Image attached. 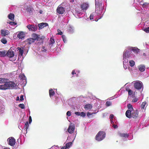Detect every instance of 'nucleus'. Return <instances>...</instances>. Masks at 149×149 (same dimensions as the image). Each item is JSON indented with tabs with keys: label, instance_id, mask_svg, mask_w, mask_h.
<instances>
[{
	"label": "nucleus",
	"instance_id": "f257e3e1",
	"mask_svg": "<svg viewBox=\"0 0 149 149\" xmlns=\"http://www.w3.org/2000/svg\"><path fill=\"white\" fill-rule=\"evenodd\" d=\"M139 49L135 47H130L125 49L123 52V59L124 63H128L129 59L134 57L135 55L132 53V51L135 53H137Z\"/></svg>",
	"mask_w": 149,
	"mask_h": 149
},
{
	"label": "nucleus",
	"instance_id": "f03ea898",
	"mask_svg": "<svg viewBox=\"0 0 149 149\" xmlns=\"http://www.w3.org/2000/svg\"><path fill=\"white\" fill-rule=\"evenodd\" d=\"M6 80V81L4 84L0 85V89L6 90L12 89L16 86V85L14 82L9 81V79H7Z\"/></svg>",
	"mask_w": 149,
	"mask_h": 149
},
{
	"label": "nucleus",
	"instance_id": "7ed1b4c3",
	"mask_svg": "<svg viewBox=\"0 0 149 149\" xmlns=\"http://www.w3.org/2000/svg\"><path fill=\"white\" fill-rule=\"evenodd\" d=\"M95 1V13H96L98 15H101L102 13L103 10L104 9V5L101 2H97L96 0Z\"/></svg>",
	"mask_w": 149,
	"mask_h": 149
},
{
	"label": "nucleus",
	"instance_id": "20e7f679",
	"mask_svg": "<svg viewBox=\"0 0 149 149\" xmlns=\"http://www.w3.org/2000/svg\"><path fill=\"white\" fill-rule=\"evenodd\" d=\"M105 137V133L104 132H99L96 135L95 139L98 141L103 140Z\"/></svg>",
	"mask_w": 149,
	"mask_h": 149
},
{
	"label": "nucleus",
	"instance_id": "39448f33",
	"mask_svg": "<svg viewBox=\"0 0 149 149\" xmlns=\"http://www.w3.org/2000/svg\"><path fill=\"white\" fill-rule=\"evenodd\" d=\"M6 55L9 58L10 61H14L16 60V56L15 55L14 52L11 50L8 51Z\"/></svg>",
	"mask_w": 149,
	"mask_h": 149
},
{
	"label": "nucleus",
	"instance_id": "423d86ee",
	"mask_svg": "<svg viewBox=\"0 0 149 149\" xmlns=\"http://www.w3.org/2000/svg\"><path fill=\"white\" fill-rule=\"evenodd\" d=\"M57 12L59 14H63L65 11V8L62 6V4L58 6L56 9Z\"/></svg>",
	"mask_w": 149,
	"mask_h": 149
},
{
	"label": "nucleus",
	"instance_id": "0eeeda50",
	"mask_svg": "<svg viewBox=\"0 0 149 149\" xmlns=\"http://www.w3.org/2000/svg\"><path fill=\"white\" fill-rule=\"evenodd\" d=\"M27 27L29 31H36L38 29V27L36 25L29 24L27 26Z\"/></svg>",
	"mask_w": 149,
	"mask_h": 149
},
{
	"label": "nucleus",
	"instance_id": "6e6552de",
	"mask_svg": "<svg viewBox=\"0 0 149 149\" xmlns=\"http://www.w3.org/2000/svg\"><path fill=\"white\" fill-rule=\"evenodd\" d=\"M8 144L11 146H13L15 143V139L13 137L8 138L7 140Z\"/></svg>",
	"mask_w": 149,
	"mask_h": 149
},
{
	"label": "nucleus",
	"instance_id": "1a4fd4ad",
	"mask_svg": "<svg viewBox=\"0 0 149 149\" xmlns=\"http://www.w3.org/2000/svg\"><path fill=\"white\" fill-rule=\"evenodd\" d=\"M75 128L74 124L73 123H70L68 129V132L70 134L73 133L74 132Z\"/></svg>",
	"mask_w": 149,
	"mask_h": 149
},
{
	"label": "nucleus",
	"instance_id": "9d476101",
	"mask_svg": "<svg viewBox=\"0 0 149 149\" xmlns=\"http://www.w3.org/2000/svg\"><path fill=\"white\" fill-rule=\"evenodd\" d=\"M75 11V14H74L75 17L78 18H81V16L82 15L83 13L81 12V11L79 9L76 8Z\"/></svg>",
	"mask_w": 149,
	"mask_h": 149
},
{
	"label": "nucleus",
	"instance_id": "9b49d317",
	"mask_svg": "<svg viewBox=\"0 0 149 149\" xmlns=\"http://www.w3.org/2000/svg\"><path fill=\"white\" fill-rule=\"evenodd\" d=\"M134 87L135 88L137 89H140L141 88H143L142 87L143 84L141 82H136L134 85Z\"/></svg>",
	"mask_w": 149,
	"mask_h": 149
},
{
	"label": "nucleus",
	"instance_id": "f8f14e48",
	"mask_svg": "<svg viewBox=\"0 0 149 149\" xmlns=\"http://www.w3.org/2000/svg\"><path fill=\"white\" fill-rule=\"evenodd\" d=\"M25 34L24 32L20 31L18 32L17 37L19 39L23 40L24 39Z\"/></svg>",
	"mask_w": 149,
	"mask_h": 149
},
{
	"label": "nucleus",
	"instance_id": "ddd939ff",
	"mask_svg": "<svg viewBox=\"0 0 149 149\" xmlns=\"http://www.w3.org/2000/svg\"><path fill=\"white\" fill-rule=\"evenodd\" d=\"M32 36L33 38V39L35 40H41V42L42 41L43 42L42 39L41 38L40 36L38 35L37 34H36L33 33L32 34Z\"/></svg>",
	"mask_w": 149,
	"mask_h": 149
},
{
	"label": "nucleus",
	"instance_id": "4468645a",
	"mask_svg": "<svg viewBox=\"0 0 149 149\" xmlns=\"http://www.w3.org/2000/svg\"><path fill=\"white\" fill-rule=\"evenodd\" d=\"M133 58H131L129 59L128 61V63H125V64L124 63V61H123V65H128V63H129V65L130 66H131L132 67L134 66V65H135V62L134 61L132 60V59H133Z\"/></svg>",
	"mask_w": 149,
	"mask_h": 149
},
{
	"label": "nucleus",
	"instance_id": "2eb2a0df",
	"mask_svg": "<svg viewBox=\"0 0 149 149\" xmlns=\"http://www.w3.org/2000/svg\"><path fill=\"white\" fill-rule=\"evenodd\" d=\"M132 115L131 118L132 117L134 118H136L138 115V111L137 110H133V111H132Z\"/></svg>",
	"mask_w": 149,
	"mask_h": 149
},
{
	"label": "nucleus",
	"instance_id": "dca6fc26",
	"mask_svg": "<svg viewBox=\"0 0 149 149\" xmlns=\"http://www.w3.org/2000/svg\"><path fill=\"white\" fill-rule=\"evenodd\" d=\"M17 49V51H18V52H19V56L21 57L23 55L24 53L23 48L22 47H18Z\"/></svg>",
	"mask_w": 149,
	"mask_h": 149
},
{
	"label": "nucleus",
	"instance_id": "f3484780",
	"mask_svg": "<svg viewBox=\"0 0 149 149\" xmlns=\"http://www.w3.org/2000/svg\"><path fill=\"white\" fill-rule=\"evenodd\" d=\"M88 4L86 3H83L81 5V8L83 11H85L88 8Z\"/></svg>",
	"mask_w": 149,
	"mask_h": 149
},
{
	"label": "nucleus",
	"instance_id": "a211bd4d",
	"mask_svg": "<svg viewBox=\"0 0 149 149\" xmlns=\"http://www.w3.org/2000/svg\"><path fill=\"white\" fill-rule=\"evenodd\" d=\"M146 102H143L141 105V109L142 110V111L144 113L146 109Z\"/></svg>",
	"mask_w": 149,
	"mask_h": 149
},
{
	"label": "nucleus",
	"instance_id": "6ab92c4d",
	"mask_svg": "<svg viewBox=\"0 0 149 149\" xmlns=\"http://www.w3.org/2000/svg\"><path fill=\"white\" fill-rule=\"evenodd\" d=\"M1 34L3 36H5L9 34V31L6 30H1Z\"/></svg>",
	"mask_w": 149,
	"mask_h": 149
},
{
	"label": "nucleus",
	"instance_id": "aec40b11",
	"mask_svg": "<svg viewBox=\"0 0 149 149\" xmlns=\"http://www.w3.org/2000/svg\"><path fill=\"white\" fill-rule=\"evenodd\" d=\"M137 68L141 72H143L145 70V66L143 65H139L138 66Z\"/></svg>",
	"mask_w": 149,
	"mask_h": 149
},
{
	"label": "nucleus",
	"instance_id": "412c9836",
	"mask_svg": "<svg viewBox=\"0 0 149 149\" xmlns=\"http://www.w3.org/2000/svg\"><path fill=\"white\" fill-rule=\"evenodd\" d=\"M48 24L46 23H42L38 24L39 29L43 28L47 26Z\"/></svg>",
	"mask_w": 149,
	"mask_h": 149
},
{
	"label": "nucleus",
	"instance_id": "4be33fe9",
	"mask_svg": "<svg viewBox=\"0 0 149 149\" xmlns=\"http://www.w3.org/2000/svg\"><path fill=\"white\" fill-rule=\"evenodd\" d=\"M140 5L142 6L143 8H149V3L148 2H140Z\"/></svg>",
	"mask_w": 149,
	"mask_h": 149
},
{
	"label": "nucleus",
	"instance_id": "5701e85b",
	"mask_svg": "<svg viewBox=\"0 0 149 149\" xmlns=\"http://www.w3.org/2000/svg\"><path fill=\"white\" fill-rule=\"evenodd\" d=\"M75 114L77 116H80L83 117H84L86 115L85 113L83 112H75Z\"/></svg>",
	"mask_w": 149,
	"mask_h": 149
},
{
	"label": "nucleus",
	"instance_id": "b1692460",
	"mask_svg": "<svg viewBox=\"0 0 149 149\" xmlns=\"http://www.w3.org/2000/svg\"><path fill=\"white\" fill-rule=\"evenodd\" d=\"M68 31L71 33H72L74 32V27L71 26L69 25L68 26Z\"/></svg>",
	"mask_w": 149,
	"mask_h": 149
},
{
	"label": "nucleus",
	"instance_id": "393cba45",
	"mask_svg": "<svg viewBox=\"0 0 149 149\" xmlns=\"http://www.w3.org/2000/svg\"><path fill=\"white\" fill-rule=\"evenodd\" d=\"M92 106L91 104H86L84 108L86 110H90L92 108Z\"/></svg>",
	"mask_w": 149,
	"mask_h": 149
},
{
	"label": "nucleus",
	"instance_id": "a878e982",
	"mask_svg": "<svg viewBox=\"0 0 149 149\" xmlns=\"http://www.w3.org/2000/svg\"><path fill=\"white\" fill-rule=\"evenodd\" d=\"M19 77L21 78V79L22 80L24 81V82H25V84H26V78L24 74H21L19 75Z\"/></svg>",
	"mask_w": 149,
	"mask_h": 149
},
{
	"label": "nucleus",
	"instance_id": "bb28decb",
	"mask_svg": "<svg viewBox=\"0 0 149 149\" xmlns=\"http://www.w3.org/2000/svg\"><path fill=\"white\" fill-rule=\"evenodd\" d=\"M132 111L131 110H127L125 113V115L127 117L129 118H131Z\"/></svg>",
	"mask_w": 149,
	"mask_h": 149
},
{
	"label": "nucleus",
	"instance_id": "cd10ccee",
	"mask_svg": "<svg viewBox=\"0 0 149 149\" xmlns=\"http://www.w3.org/2000/svg\"><path fill=\"white\" fill-rule=\"evenodd\" d=\"M4 107L0 101V114L3 113L4 112Z\"/></svg>",
	"mask_w": 149,
	"mask_h": 149
},
{
	"label": "nucleus",
	"instance_id": "c85d7f7f",
	"mask_svg": "<svg viewBox=\"0 0 149 149\" xmlns=\"http://www.w3.org/2000/svg\"><path fill=\"white\" fill-rule=\"evenodd\" d=\"M8 18L12 21H14V15L12 13H10L8 15Z\"/></svg>",
	"mask_w": 149,
	"mask_h": 149
},
{
	"label": "nucleus",
	"instance_id": "c756f323",
	"mask_svg": "<svg viewBox=\"0 0 149 149\" xmlns=\"http://www.w3.org/2000/svg\"><path fill=\"white\" fill-rule=\"evenodd\" d=\"M118 135L122 137H127L128 136V134L125 133H121L120 132H118Z\"/></svg>",
	"mask_w": 149,
	"mask_h": 149
},
{
	"label": "nucleus",
	"instance_id": "7c9ffc66",
	"mask_svg": "<svg viewBox=\"0 0 149 149\" xmlns=\"http://www.w3.org/2000/svg\"><path fill=\"white\" fill-rule=\"evenodd\" d=\"M55 94L54 91L53 89H50L49 90V94L51 98L53 97Z\"/></svg>",
	"mask_w": 149,
	"mask_h": 149
},
{
	"label": "nucleus",
	"instance_id": "2f4dec72",
	"mask_svg": "<svg viewBox=\"0 0 149 149\" xmlns=\"http://www.w3.org/2000/svg\"><path fill=\"white\" fill-rule=\"evenodd\" d=\"M6 52L5 51H0V56L3 57H4L6 55Z\"/></svg>",
	"mask_w": 149,
	"mask_h": 149
},
{
	"label": "nucleus",
	"instance_id": "473e14b6",
	"mask_svg": "<svg viewBox=\"0 0 149 149\" xmlns=\"http://www.w3.org/2000/svg\"><path fill=\"white\" fill-rule=\"evenodd\" d=\"M27 41L29 44H31L35 41V40L33 39L32 38H30L27 39Z\"/></svg>",
	"mask_w": 149,
	"mask_h": 149
},
{
	"label": "nucleus",
	"instance_id": "72a5a7b5",
	"mask_svg": "<svg viewBox=\"0 0 149 149\" xmlns=\"http://www.w3.org/2000/svg\"><path fill=\"white\" fill-rule=\"evenodd\" d=\"M127 107L128 109V110H131L132 111L134 110L132 105L130 104H129L127 105Z\"/></svg>",
	"mask_w": 149,
	"mask_h": 149
},
{
	"label": "nucleus",
	"instance_id": "f704fd0d",
	"mask_svg": "<svg viewBox=\"0 0 149 149\" xmlns=\"http://www.w3.org/2000/svg\"><path fill=\"white\" fill-rule=\"evenodd\" d=\"M29 123H28V122H26V123H25V128L27 130L29 127V124H31V122H29Z\"/></svg>",
	"mask_w": 149,
	"mask_h": 149
},
{
	"label": "nucleus",
	"instance_id": "c9c22d12",
	"mask_svg": "<svg viewBox=\"0 0 149 149\" xmlns=\"http://www.w3.org/2000/svg\"><path fill=\"white\" fill-rule=\"evenodd\" d=\"M7 79L0 78V83H5Z\"/></svg>",
	"mask_w": 149,
	"mask_h": 149
},
{
	"label": "nucleus",
	"instance_id": "e433bc0d",
	"mask_svg": "<svg viewBox=\"0 0 149 149\" xmlns=\"http://www.w3.org/2000/svg\"><path fill=\"white\" fill-rule=\"evenodd\" d=\"M55 41L54 39L52 38H51L49 41V44L50 45H52L54 43Z\"/></svg>",
	"mask_w": 149,
	"mask_h": 149
},
{
	"label": "nucleus",
	"instance_id": "4c0bfd02",
	"mask_svg": "<svg viewBox=\"0 0 149 149\" xmlns=\"http://www.w3.org/2000/svg\"><path fill=\"white\" fill-rule=\"evenodd\" d=\"M72 143L71 142H70L68 143H67L66 144V146L67 147V148H69L70 146L72 145Z\"/></svg>",
	"mask_w": 149,
	"mask_h": 149
},
{
	"label": "nucleus",
	"instance_id": "58836bf2",
	"mask_svg": "<svg viewBox=\"0 0 149 149\" xmlns=\"http://www.w3.org/2000/svg\"><path fill=\"white\" fill-rule=\"evenodd\" d=\"M126 90L128 92V95L131 96L133 94V91L129 89L128 90L126 89Z\"/></svg>",
	"mask_w": 149,
	"mask_h": 149
},
{
	"label": "nucleus",
	"instance_id": "ea45409f",
	"mask_svg": "<svg viewBox=\"0 0 149 149\" xmlns=\"http://www.w3.org/2000/svg\"><path fill=\"white\" fill-rule=\"evenodd\" d=\"M63 40L64 43H66L67 42V40L66 39V37L64 35H62V36Z\"/></svg>",
	"mask_w": 149,
	"mask_h": 149
},
{
	"label": "nucleus",
	"instance_id": "a19ab883",
	"mask_svg": "<svg viewBox=\"0 0 149 149\" xmlns=\"http://www.w3.org/2000/svg\"><path fill=\"white\" fill-rule=\"evenodd\" d=\"M112 104L111 102L110 101H107L106 103V105L107 107L109 106Z\"/></svg>",
	"mask_w": 149,
	"mask_h": 149
},
{
	"label": "nucleus",
	"instance_id": "79ce46f5",
	"mask_svg": "<svg viewBox=\"0 0 149 149\" xmlns=\"http://www.w3.org/2000/svg\"><path fill=\"white\" fill-rule=\"evenodd\" d=\"M1 42L4 44H5L7 42V40L5 38H3L1 40Z\"/></svg>",
	"mask_w": 149,
	"mask_h": 149
},
{
	"label": "nucleus",
	"instance_id": "37998d69",
	"mask_svg": "<svg viewBox=\"0 0 149 149\" xmlns=\"http://www.w3.org/2000/svg\"><path fill=\"white\" fill-rule=\"evenodd\" d=\"M19 107L21 108L22 109H23L24 108V105L23 104H20L19 105Z\"/></svg>",
	"mask_w": 149,
	"mask_h": 149
},
{
	"label": "nucleus",
	"instance_id": "c03bdc74",
	"mask_svg": "<svg viewBox=\"0 0 149 149\" xmlns=\"http://www.w3.org/2000/svg\"><path fill=\"white\" fill-rule=\"evenodd\" d=\"M144 31L147 33H149V27L144 29Z\"/></svg>",
	"mask_w": 149,
	"mask_h": 149
},
{
	"label": "nucleus",
	"instance_id": "a18cd8bd",
	"mask_svg": "<svg viewBox=\"0 0 149 149\" xmlns=\"http://www.w3.org/2000/svg\"><path fill=\"white\" fill-rule=\"evenodd\" d=\"M114 117V116L113 114H111L110 115V121H112Z\"/></svg>",
	"mask_w": 149,
	"mask_h": 149
},
{
	"label": "nucleus",
	"instance_id": "49530a36",
	"mask_svg": "<svg viewBox=\"0 0 149 149\" xmlns=\"http://www.w3.org/2000/svg\"><path fill=\"white\" fill-rule=\"evenodd\" d=\"M71 112L70 111H68L67 112L66 115L69 116H70L71 115Z\"/></svg>",
	"mask_w": 149,
	"mask_h": 149
},
{
	"label": "nucleus",
	"instance_id": "de8ad7c7",
	"mask_svg": "<svg viewBox=\"0 0 149 149\" xmlns=\"http://www.w3.org/2000/svg\"><path fill=\"white\" fill-rule=\"evenodd\" d=\"M98 111H97V112ZM96 113H96H90V112H88L87 113V116H88L89 117L90 115H92L93 114H93H95V113Z\"/></svg>",
	"mask_w": 149,
	"mask_h": 149
},
{
	"label": "nucleus",
	"instance_id": "09e8293b",
	"mask_svg": "<svg viewBox=\"0 0 149 149\" xmlns=\"http://www.w3.org/2000/svg\"><path fill=\"white\" fill-rule=\"evenodd\" d=\"M93 16H94V14H93V13H92V14H91L90 16V20L93 19Z\"/></svg>",
	"mask_w": 149,
	"mask_h": 149
},
{
	"label": "nucleus",
	"instance_id": "8fccbe9b",
	"mask_svg": "<svg viewBox=\"0 0 149 149\" xmlns=\"http://www.w3.org/2000/svg\"><path fill=\"white\" fill-rule=\"evenodd\" d=\"M8 23L11 25H15L16 24V23L12 22H8Z\"/></svg>",
	"mask_w": 149,
	"mask_h": 149
},
{
	"label": "nucleus",
	"instance_id": "3c124183",
	"mask_svg": "<svg viewBox=\"0 0 149 149\" xmlns=\"http://www.w3.org/2000/svg\"><path fill=\"white\" fill-rule=\"evenodd\" d=\"M113 123V127L114 128H116L118 127V126L117 125H115L114 124V123Z\"/></svg>",
	"mask_w": 149,
	"mask_h": 149
},
{
	"label": "nucleus",
	"instance_id": "603ef678",
	"mask_svg": "<svg viewBox=\"0 0 149 149\" xmlns=\"http://www.w3.org/2000/svg\"><path fill=\"white\" fill-rule=\"evenodd\" d=\"M138 99L136 98L132 100V102H135L137 101Z\"/></svg>",
	"mask_w": 149,
	"mask_h": 149
},
{
	"label": "nucleus",
	"instance_id": "864d4df0",
	"mask_svg": "<svg viewBox=\"0 0 149 149\" xmlns=\"http://www.w3.org/2000/svg\"><path fill=\"white\" fill-rule=\"evenodd\" d=\"M42 51L43 52H45L46 51V50L45 49V47L44 46H42Z\"/></svg>",
	"mask_w": 149,
	"mask_h": 149
},
{
	"label": "nucleus",
	"instance_id": "5fc2aeb1",
	"mask_svg": "<svg viewBox=\"0 0 149 149\" xmlns=\"http://www.w3.org/2000/svg\"><path fill=\"white\" fill-rule=\"evenodd\" d=\"M20 100L21 101H22L24 100L23 96L22 95L20 97Z\"/></svg>",
	"mask_w": 149,
	"mask_h": 149
},
{
	"label": "nucleus",
	"instance_id": "6e6d98bb",
	"mask_svg": "<svg viewBox=\"0 0 149 149\" xmlns=\"http://www.w3.org/2000/svg\"><path fill=\"white\" fill-rule=\"evenodd\" d=\"M75 72V70H73L72 72V75H74V74H76V73Z\"/></svg>",
	"mask_w": 149,
	"mask_h": 149
},
{
	"label": "nucleus",
	"instance_id": "4d7b16f0",
	"mask_svg": "<svg viewBox=\"0 0 149 149\" xmlns=\"http://www.w3.org/2000/svg\"><path fill=\"white\" fill-rule=\"evenodd\" d=\"M29 121H32V118L31 116H29Z\"/></svg>",
	"mask_w": 149,
	"mask_h": 149
},
{
	"label": "nucleus",
	"instance_id": "13d9d810",
	"mask_svg": "<svg viewBox=\"0 0 149 149\" xmlns=\"http://www.w3.org/2000/svg\"><path fill=\"white\" fill-rule=\"evenodd\" d=\"M67 148L65 146H64L63 147H62L61 148V149H66Z\"/></svg>",
	"mask_w": 149,
	"mask_h": 149
},
{
	"label": "nucleus",
	"instance_id": "bf43d9fd",
	"mask_svg": "<svg viewBox=\"0 0 149 149\" xmlns=\"http://www.w3.org/2000/svg\"><path fill=\"white\" fill-rule=\"evenodd\" d=\"M63 33L61 31L58 33V34L60 35H61Z\"/></svg>",
	"mask_w": 149,
	"mask_h": 149
},
{
	"label": "nucleus",
	"instance_id": "052dcab7",
	"mask_svg": "<svg viewBox=\"0 0 149 149\" xmlns=\"http://www.w3.org/2000/svg\"><path fill=\"white\" fill-rule=\"evenodd\" d=\"M123 65V66H124V68L126 69L127 68V67L126 66V65Z\"/></svg>",
	"mask_w": 149,
	"mask_h": 149
},
{
	"label": "nucleus",
	"instance_id": "680f3d73",
	"mask_svg": "<svg viewBox=\"0 0 149 149\" xmlns=\"http://www.w3.org/2000/svg\"><path fill=\"white\" fill-rule=\"evenodd\" d=\"M43 11L42 10H40V11L39 13L40 14H42V13Z\"/></svg>",
	"mask_w": 149,
	"mask_h": 149
},
{
	"label": "nucleus",
	"instance_id": "e2e57ef3",
	"mask_svg": "<svg viewBox=\"0 0 149 149\" xmlns=\"http://www.w3.org/2000/svg\"><path fill=\"white\" fill-rule=\"evenodd\" d=\"M19 100V97H17L16 98V100Z\"/></svg>",
	"mask_w": 149,
	"mask_h": 149
},
{
	"label": "nucleus",
	"instance_id": "0e129e2a",
	"mask_svg": "<svg viewBox=\"0 0 149 149\" xmlns=\"http://www.w3.org/2000/svg\"><path fill=\"white\" fill-rule=\"evenodd\" d=\"M70 1L71 2H73V0H70Z\"/></svg>",
	"mask_w": 149,
	"mask_h": 149
},
{
	"label": "nucleus",
	"instance_id": "69168bd1",
	"mask_svg": "<svg viewBox=\"0 0 149 149\" xmlns=\"http://www.w3.org/2000/svg\"><path fill=\"white\" fill-rule=\"evenodd\" d=\"M95 21H96V22H97V21H98V19H95Z\"/></svg>",
	"mask_w": 149,
	"mask_h": 149
},
{
	"label": "nucleus",
	"instance_id": "338daca9",
	"mask_svg": "<svg viewBox=\"0 0 149 149\" xmlns=\"http://www.w3.org/2000/svg\"><path fill=\"white\" fill-rule=\"evenodd\" d=\"M54 146H53V147H52H52H54Z\"/></svg>",
	"mask_w": 149,
	"mask_h": 149
}]
</instances>
